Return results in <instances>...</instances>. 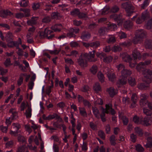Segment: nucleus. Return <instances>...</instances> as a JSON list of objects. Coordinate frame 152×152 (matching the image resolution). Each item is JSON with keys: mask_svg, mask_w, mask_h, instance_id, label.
<instances>
[{"mask_svg": "<svg viewBox=\"0 0 152 152\" xmlns=\"http://www.w3.org/2000/svg\"><path fill=\"white\" fill-rule=\"evenodd\" d=\"M51 83H52V85L48 87V88L47 89L46 91V93L48 95H49L50 94L51 92V89L53 88V82L52 80H51Z\"/></svg>", "mask_w": 152, "mask_h": 152, "instance_id": "obj_47", "label": "nucleus"}, {"mask_svg": "<svg viewBox=\"0 0 152 152\" xmlns=\"http://www.w3.org/2000/svg\"><path fill=\"white\" fill-rule=\"evenodd\" d=\"M118 35L121 39L125 38L127 37V34L125 32L122 31L119 32Z\"/></svg>", "mask_w": 152, "mask_h": 152, "instance_id": "obj_55", "label": "nucleus"}, {"mask_svg": "<svg viewBox=\"0 0 152 152\" xmlns=\"http://www.w3.org/2000/svg\"><path fill=\"white\" fill-rule=\"evenodd\" d=\"M98 77L99 81L103 83L104 81V77L103 74L101 72H99L98 74Z\"/></svg>", "mask_w": 152, "mask_h": 152, "instance_id": "obj_45", "label": "nucleus"}, {"mask_svg": "<svg viewBox=\"0 0 152 152\" xmlns=\"http://www.w3.org/2000/svg\"><path fill=\"white\" fill-rule=\"evenodd\" d=\"M135 132L139 136H142L143 133L142 129L139 127H136L134 128Z\"/></svg>", "mask_w": 152, "mask_h": 152, "instance_id": "obj_32", "label": "nucleus"}, {"mask_svg": "<svg viewBox=\"0 0 152 152\" xmlns=\"http://www.w3.org/2000/svg\"><path fill=\"white\" fill-rule=\"evenodd\" d=\"M107 75L110 81L112 82L114 80L115 78V75L114 73L108 72H107Z\"/></svg>", "mask_w": 152, "mask_h": 152, "instance_id": "obj_25", "label": "nucleus"}, {"mask_svg": "<svg viewBox=\"0 0 152 152\" xmlns=\"http://www.w3.org/2000/svg\"><path fill=\"white\" fill-rule=\"evenodd\" d=\"M106 30V28L103 27L101 28L99 31V32L100 35H104L105 33Z\"/></svg>", "mask_w": 152, "mask_h": 152, "instance_id": "obj_60", "label": "nucleus"}, {"mask_svg": "<svg viewBox=\"0 0 152 152\" xmlns=\"http://www.w3.org/2000/svg\"><path fill=\"white\" fill-rule=\"evenodd\" d=\"M79 29L76 28H70L69 30V32L67 34L68 36L70 37H74L75 38L76 37L75 34L79 32Z\"/></svg>", "mask_w": 152, "mask_h": 152, "instance_id": "obj_7", "label": "nucleus"}, {"mask_svg": "<svg viewBox=\"0 0 152 152\" xmlns=\"http://www.w3.org/2000/svg\"><path fill=\"white\" fill-rule=\"evenodd\" d=\"M144 80H147V78H146V77H144V78L143 79V81L145 82L146 84H145L144 83H140L138 85V88L142 90H145L146 89L148 88L149 87V86L148 85L150 83H148L147 82H146L145 81H144Z\"/></svg>", "mask_w": 152, "mask_h": 152, "instance_id": "obj_8", "label": "nucleus"}, {"mask_svg": "<svg viewBox=\"0 0 152 152\" xmlns=\"http://www.w3.org/2000/svg\"><path fill=\"white\" fill-rule=\"evenodd\" d=\"M152 28V19L149 20L147 23L146 28L148 29H151Z\"/></svg>", "mask_w": 152, "mask_h": 152, "instance_id": "obj_49", "label": "nucleus"}, {"mask_svg": "<svg viewBox=\"0 0 152 152\" xmlns=\"http://www.w3.org/2000/svg\"><path fill=\"white\" fill-rule=\"evenodd\" d=\"M135 34L143 39L146 35V32L142 29H139L136 31Z\"/></svg>", "mask_w": 152, "mask_h": 152, "instance_id": "obj_10", "label": "nucleus"}, {"mask_svg": "<svg viewBox=\"0 0 152 152\" xmlns=\"http://www.w3.org/2000/svg\"><path fill=\"white\" fill-rule=\"evenodd\" d=\"M40 3H34L32 5L33 10H36L39 9L40 7Z\"/></svg>", "mask_w": 152, "mask_h": 152, "instance_id": "obj_34", "label": "nucleus"}, {"mask_svg": "<svg viewBox=\"0 0 152 152\" xmlns=\"http://www.w3.org/2000/svg\"><path fill=\"white\" fill-rule=\"evenodd\" d=\"M136 69L140 72H142L145 77L147 78V80H144L148 83H151V76L152 71L145 69V65L142 62H140L136 66Z\"/></svg>", "mask_w": 152, "mask_h": 152, "instance_id": "obj_2", "label": "nucleus"}, {"mask_svg": "<svg viewBox=\"0 0 152 152\" xmlns=\"http://www.w3.org/2000/svg\"><path fill=\"white\" fill-rule=\"evenodd\" d=\"M115 136L114 135H112L110 138V140L111 144L112 145L114 146L116 144L115 140Z\"/></svg>", "mask_w": 152, "mask_h": 152, "instance_id": "obj_42", "label": "nucleus"}, {"mask_svg": "<svg viewBox=\"0 0 152 152\" xmlns=\"http://www.w3.org/2000/svg\"><path fill=\"white\" fill-rule=\"evenodd\" d=\"M110 17L118 23V25H120L123 22L124 19L122 18L121 13L119 14H113L110 15Z\"/></svg>", "mask_w": 152, "mask_h": 152, "instance_id": "obj_6", "label": "nucleus"}, {"mask_svg": "<svg viewBox=\"0 0 152 152\" xmlns=\"http://www.w3.org/2000/svg\"><path fill=\"white\" fill-rule=\"evenodd\" d=\"M112 59V57L110 56H108L107 57L106 56L104 58L103 61L105 63H108L111 61Z\"/></svg>", "mask_w": 152, "mask_h": 152, "instance_id": "obj_50", "label": "nucleus"}, {"mask_svg": "<svg viewBox=\"0 0 152 152\" xmlns=\"http://www.w3.org/2000/svg\"><path fill=\"white\" fill-rule=\"evenodd\" d=\"M4 64L6 67H8L9 66L12 65V64H11L10 59V58H6Z\"/></svg>", "mask_w": 152, "mask_h": 152, "instance_id": "obj_52", "label": "nucleus"}, {"mask_svg": "<svg viewBox=\"0 0 152 152\" xmlns=\"http://www.w3.org/2000/svg\"><path fill=\"white\" fill-rule=\"evenodd\" d=\"M132 24L131 21L130 20H127L124 23L123 26L125 29H129L132 27Z\"/></svg>", "mask_w": 152, "mask_h": 152, "instance_id": "obj_24", "label": "nucleus"}, {"mask_svg": "<svg viewBox=\"0 0 152 152\" xmlns=\"http://www.w3.org/2000/svg\"><path fill=\"white\" fill-rule=\"evenodd\" d=\"M94 90L96 92H98L101 90V87L99 83H95L93 87Z\"/></svg>", "mask_w": 152, "mask_h": 152, "instance_id": "obj_28", "label": "nucleus"}, {"mask_svg": "<svg viewBox=\"0 0 152 152\" xmlns=\"http://www.w3.org/2000/svg\"><path fill=\"white\" fill-rule=\"evenodd\" d=\"M60 14L58 12H53L51 14V17L53 18H56L60 16Z\"/></svg>", "mask_w": 152, "mask_h": 152, "instance_id": "obj_57", "label": "nucleus"}, {"mask_svg": "<svg viewBox=\"0 0 152 152\" xmlns=\"http://www.w3.org/2000/svg\"><path fill=\"white\" fill-rule=\"evenodd\" d=\"M62 27V25L61 24H56L54 26L51 27V28L54 30V31H61L60 28L59 27Z\"/></svg>", "mask_w": 152, "mask_h": 152, "instance_id": "obj_27", "label": "nucleus"}, {"mask_svg": "<svg viewBox=\"0 0 152 152\" xmlns=\"http://www.w3.org/2000/svg\"><path fill=\"white\" fill-rule=\"evenodd\" d=\"M39 37L40 39L47 37L48 39H51L54 37V34L53 31L46 28L44 31L39 32Z\"/></svg>", "mask_w": 152, "mask_h": 152, "instance_id": "obj_3", "label": "nucleus"}, {"mask_svg": "<svg viewBox=\"0 0 152 152\" xmlns=\"http://www.w3.org/2000/svg\"><path fill=\"white\" fill-rule=\"evenodd\" d=\"M136 149L138 152H142L144 151L143 148L140 144H138L136 146Z\"/></svg>", "mask_w": 152, "mask_h": 152, "instance_id": "obj_54", "label": "nucleus"}, {"mask_svg": "<svg viewBox=\"0 0 152 152\" xmlns=\"http://www.w3.org/2000/svg\"><path fill=\"white\" fill-rule=\"evenodd\" d=\"M78 18L80 19H86L88 18L87 13H84L81 12H80V13L78 16Z\"/></svg>", "mask_w": 152, "mask_h": 152, "instance_id": "obj_40", "label": "nucleus"}, {"mask_svg": "<svg viewBox=\"0 0 152 152\" xmlns=\"http://www.w3.org/2000/svg\"><path fill=\"white\" fill-rule=\"evenodd\" d=\"M91 72L93 75H95L97 71V67L96 65H93L90 69Z\"/></svg>", "mask_w": 152, "mask_h": 152, "instance_id": "obj_35", "label": "nucleus"}, {"mask_svg": "<svg viewBox=\"0 0 152 152\" xmlns=\"http://www.w3.org/2000/svg\"><path fill=\"white\" fill-rule=\"evenodd\" d=\"M131 43L129 41H126L125 42L120 43V45L123 46H129L131 45Z\"/></svg>", "mask_w": 152, "mask_h": 152, "instance_id": "obj_58", "label": "nucleus"}, {"mask_svg": "<svg viewBox=\"0 0 152 152\" xmlns=\"http://www.w3.org/2000/svg\"><path fill=\"white\" fill-rule=\"evenodd\" d=\"M29 2L28 0H21L20 3L21 7H26L28 5Z\"/></svg>", "mask_w": 152, "mask_h": 152, "instance_id": "obj_33", "label": "nucleus"}, {"mask_svg": "<svg viewBox=\"0 0 152 152\" xmlns=\"http://www.w3.org/2000/svg\"><path fill=\"white\" fill-rule=\"evenodd\" d=\"M126 78L124 77L119 79L117 82L118 87H120V85H123L125 84L126 83Z\"/></svg>", "mask_w": 152, "mask_h": 152, "instance_id": "obj_19", "label": "nucleus"}, {"mask_svg": "<svg viewBox=\"0 0 152 152\" xmlns=\"http://www.w3.org/2000/svg\"><path fill=\"white\" fill-rule=\"evenodd\" d=\"M12 125L13 126V128L14 131L17 132L18 133L20 132V131L18 130L20 128L21 126L18 123H13L12 124Z\"/></svg>", "mask_w": 152, "mask_h": 152, "instance_id": "obj_26", "label": "nucleus"}, {"mask_svg": "<svg viewBox=\"0 0 152 152\" xmlns=\"http://www.w3.org/2000/svg\"><path fill=\"white\" fill-rule=\"evenodd\" d=\"M116 41L115 38L114 37H111L109 38L107 40V42L108 43H113Z\"/></svg>", "mask_w": 152, "mask_h": 152, "instance_id": "obj_63", "label": "nucleus"}, {"mask_svg": "<svg viewBox=\"0 0 152 152\" xmlns=\"http://www.w3.org/2000/svg\"><path fill=\"white\" fill-rule=\"evenodd\" d=\"M143 111L144 113L148 117H151L152 114L151 110L145 108H143Z\"/></svg>", "mask_w": 152, "mask_h": 152, "instance_id": "obj_38", "label": "nucleus"}, {"mask_svg": "<svg viewBox=\"0 0 152 152\" xmlns=\"http://www.w3.org/2000/svg\"><path fill=\"white\" fill-rule=\"evenodd\" d=\"M128 82L131 86H134L136 84L135 80L134 78L130 77L128 79Z\"/></svg>", "mask_w": 152, "mask_h": 152, "instance_id": "obj_37", "label": "nucleus"}, {"mask_svg": "<svg viewBox=\"0 0 152 152\" xmlns=\"http://www.w3.org/2000/svg\"><path fill=\"white\" fill-rule=\"evenodd\" d=\"M98 135L102 139H105V134L103 131H99L98 132Z\"/></svg>", "mask_w": 152, "mask_h": 152, "instance_id": "obj_56", "label": "nucleus"}, {"mask_svg": "<svg viewBox=\"0 0 152 152\" xmlns=\"http://www.w3.org/2000/svg\"><path fill=\"white\" fill-rule=\"evenodd\" d=\"M144 46L146 48H152V41L148 39H146L145 41Z\"/></svg>", "mask_w": 152, "mask_h": 152, "instance_id": "obj_16", "label": "nucleus"}, {"mask_svg": "<svg viewBox=\"0 0 152 152\" xmlns=\"http://www.w3.org/2000/svg\"><path fill=\"white\" fill-rule=\"evenodd\" d=\"M121 57L123 61L126 62L130 61L132 59L130 56L126 53H124L121 54Z\"/></svg>", "mask_w": 152, "mask_h": 152, "instance_id": "obj_12", "label": "nucleus"}, {"mask_svg": "<svg viewBox=\"0 0 152 152\" xmlns=\"http://www.w3.org/2000/svg\"><path fill=\"white\" fill-rule=\"evenodd\" d=\"M80 13V10L78 9H75L70 12V14L72 16L78 15Z\"/></svg>", "mask_w": 152, "mask_h": 152, "instance_id": "obj_30", "label": "nucleus"}, {"mask_svg": "<svg viewBox=\"0 0 152 152\" xmlns=\"http://www.w3.org/2000/svg\"><path fill=\"white\" fill-rule=\"evenodd\" d=\"M122 50L121 47L118 45H115L111 49V50L113 51L116 52L120 51Z\"/></svg>", "mask_w": 152, "mask_h": 152, "instance_id": "obj_41", "label": "nucleus"}, {"mask_svg": "<svg viewBox=\"0 0 152 152\" xmlns=\"http://www.w3.org/2000/svg\"><path fill=\"white\" fill-rule=\"evenodd\" d=\"M132 56L134 60L132 59L131 60L129 61V66L131 67H134L136 65V60L137 58L140 59L141 58V55L140 52L137 49H135L133 52Z\"/></svg>", "mask_w": 152, "mask_h": 152, "instance_id": "obj_4", "label": "nucleus"}, {"mask_svg": "<svg viewBox=\"0 0 152 152\" xmlns=\"http://www.w3.org/2000/svg\"><path fill=\"white\" fill-rule=\"evenodd\" d=\"M93 113L95 116L97 118H99L100 117L99 114V112L98 110L96 107H92Z\"/></svg>", "mask_w": 152, "mask_h": 152, "instance_id": "obj_29", "label": "nucleus"}, {"mask_svg": "<svg viewBox=\"0 0 152 152\" xmlns=\"http://www.w3.org/2000/svg\"><path fill=\"white\" fill-rule=\"evenodd\" d=\"M122 7L125 9L126 16L129 17L134 12V7L130 2H127L122 4Z\"/></svg>", "mask_w": 152, "mask_h": 152, "instance_id": "obj_5", "label": "nucleus"}, {"mask_svg": "<svg viewBox=\"0 0 152 152\" xmlns=\"http://www.w3.org/2000/svg\"><path fill=\"white\" fill-rule=\"evenodd\" d=\"M8 42L7 46L10 48H12L15 46V45H16L17 43L16 42L13 41V40L10 41V42Z\"/></svg>", "mask_w": 152, "mask_h": 152, "instance_id": "obj_44", "label": "nucleus"}, {"mask_svg": "<svg viewBox=\"0 0 152 152\" xmlns=\"http://www.w3.org/2000/svg\"><path fill=\"white\" fill-rule=\"evenodd\" d=\"M13 36L12 33L9 31L6 35L5 39L6 42H10L13 40Z\"/></svg>", "mask_w": 152, "mask_h": 152, "instance_id": "obj_21", "label": "nucleus"}, {"mask_svg": "<svg viewBox=\"0 0 152 152\" xmlns=\"http://www.w3.org/2000/svg\"><path fill=\"white\" fill-rule=\"evenodd\" d=\"M109 9V7L108 6L105 7L102 9V14L104 15L107 14L108 12Z\"/></svg>", "mask_w": 152, "mask_h": 152, "instance_id": "obj_53", "label": "nucleus"}, {"mask_svg": "<svg viewBox=\"0 0 152 152\" xmlns=\"http://www.w3.org/2000/svg\"><path fill=\"white\" fill-rule=\"evenodd\" d=\"M38 17H33L30 20H27V23L29 25L32 26L35 25L37 23Z\"/></svg>", "mask_w": 152, "mask_h": 152, "instance_id": "obj_15", "label": "nucleus"}, {"mask_svg": "<svg viewBox=\"0 0 152 152\" xmlns=\"http://www.w3.org/2000/svg\"><path fill=\"white\" fill-rule=\"evenodd\" d=\"M18 135V142H22L23 143L26 142V140L23 136L20 134Z\"/></svg>", "mask_w": 152, "mask_h": 152, "instance_id": "obj_46", "label": "nucleus"}, {"mask_svg": "<svg viewBox=\"0 0 152 152\" xmlns=\"http://www.w3.org/2000/svg\"><path fill=\"white\" fill-rule=\"evenodd\" d=\"M12 13L8 10H0V16L3 18H6L7 15H11Z\"/></svg>", "mask_w": 152, "mask_h": 152, "instance_id": "obj_11", "label": "nucleus"}, {"mask_svg": "<svg viewBox=\"0 0 152 152\" xmlns=\"http://www.w3.org/2000/svg\"><path fill=\"white\" fill-rule=\"evenodd\" d=\"M132 73L131 71L127 69H124L121 72L122 76L124 77H126L130 75Z\"/></svg>", "mask_w": 152, "mask_h": 152, "instance_id": "obj_20", "label": "nucleus"}, {"mask_svg": "<svg viewBox=\"0 0 152 152\" xmlns=\"http://www.w3.org/2000/svg\"><path fill=\"white\" fill-rule=\"evenodd\" d=\"M100 42L98 41L90 42V47L96 49L100 46Z\"/></svg>", "mask_w": 152, "mask_h": 152, "instance_id": "obj_22", "label": "nucleus"}, {"mask_svg": "<svg viewBox=\"0 0 152 152\" xmlns=\"http://www.w3.org/2000/svg\"><path fill=\"white\" fill-rule=\"evenodd\" d=\"M119 10V8L117 6L115 5L113 6L110 10L111 12L113 13L118 12Z\"/></svg>", "mask_w": 152, "mask_h": 152, "instance_id": "obj_48", "label": "nucleus"}, {"mask_svg": "<svg viewBox=\"0 0 152 152\" xmlns=\"http://www.w3.org/2000/svg\"><path fill=\"white\" fill-rule=\"evenodd\" d=\"M137 99V97L136 95L135 94H133L131 97V101L132 103L130 107L131 108H133L135 107Z\"/></svg>", "mask_w": 152, "mask_h": 152, "instance_id": "obj_18", "label": "nucleus"}, {"mask_svg": "<svg viewBox=\"0 0 152 152\" xmlns=\"http://www.w3.org/2000/svg\"><path fill=\"white\" fill-rule=\"evenodd\" d=\"M51 19V18L49 16H45L42 19V21L43 23H47L50 22Z\"/></svg>", "mask_w": 152, "mask_h": 152, "instance_id": "obj_43", "label": "nucleus"}, {"mask_svg": "<svg viewBox=\"0 0 152 152\" xmlns=\"http://www.w3.org/2000/svg\"><path fill=\"white\" fill-rule=\"evenodd\" d=\"M143 41V39L142 37H140L135 34V36L134 37L132 42L133 43L136 44L138 43H140Z\"/></svg>", "mask_w": 152, "mask_h": 152, "instance_id": "obj_13", "label": "nucleus"}, {"mask_svg": "<svg viewBox=\"0 0 152 152\" xmlns=\"http://www.w3.org/2000/svg\"><path fill=\"white\" fill-rule=\"evenodd\" d=\"M142 119L141 124L144 126H147L151 124V117H146L144 118H142Z\"/></svg>", "mask_w": 152, "mask_h": 152, "instance_id": "obj_9", "label": "nucleus"}, {"mask_svg": "<svg viewBox=\"0 0 152 152\" xmlns=\"http://www.w3.org/2000/svg\"><path fill=\"white\" fill-rule=\"evenodd\" d=\"M122 102L123 103L126 104L127 103L128 104L130 103V99L127 97H123L122 99Z\"/></svg>", "mask_w": 152, "mask_h": 152, "instance_id": "obj_62", "label": "nucleus"}, {"mask_svg": "<svg viewBox=\"0 0 152 152\" xmlns=\"http://www.w3.org/2000/svg\"><path fill=\"white\" fill-rule=\"evenodd\" d=\"M102 113L101 114H99L100 117H105V113H108V112H107L106 110H105V109L103 108V107H102Z\"/></svg>", "mask_w": 152, "mask_h": 152, "instance_id": "obj_61", "label": "nucleus"}, {"mask_svg": "<svg viewBox=\"0 0 152 152\" xmlns=\"http://www.w3.org/2000/svg\"><path fill=\"white\" fill-rule=\"evenodd\" d=\"M144 21L142 17H138L136 19L135 22L138 24H140Z\"/></svg>", "mask_w": 152, "mask_h": 152, "instance_id": "obj_59", "label": "nucleus"}, {"mask_svg": "<svg viewBox=\"0 0 152 152\" xmlns=\"http://www.w3.org/2000/svg\"><path fill=\"white\" fill-rule=\"evenodd\" d=\"M26 149V147L25 145L18 148L17 151L16 152H22L25 151Z\"/></svg>", "mask_w": 152, "mask_h": 152, "instance_id": "obj_51", "label": "nucleus"}, {"mask_svg": "<svg viewBox=\"0 0 152 152\" xmlns=\"http://www.w3.org/2000/svg\"><path fill=\"white\" fill-rule=\"evenodd\" d=\"M90 37L91 34L89 32L86 31H84L81 34V38L83 39L86 40L89 39Z\"/></svg>", "mask_w": 152, "mask_h": 152, "instance_id": "obj_14", "label": "nucleus"}, {"mask_svg": "<svg viewBox=\"0 0 152 152\" xmlns=\"http://www.w3.org/2000/svg\"><path fill=\"white\" fill-rule=\"evenodd\" d=\"M141 17L144 21L145 20L148 19L150 18L149 13L147 10H146L142 13Z\"/></svg>", "mask_w": 152, "mask_h": 152, "instance_id": "obj_23", "label": "nucleus"}, {"mask_svg": "<svg viewBox=\"0 0 152 152\" xmlns=\"http://www.w3.org/2000/svg\"><path fill=\"white\" fill-rule=\"evenodd\" d=\"M95 52V50H93L92 52H90L89 53L81 54L79 58L77 59L78 64L81 68H84L87 66V60L93 62L96 61L97 59L94 58Z\"/></svg>", "mask_w": 152, "mask_h": 152, "instance_id": "obj_1", "label": "nucleus"}, {"mask_svg": "<svg viewBox=\"0 0 152 152\" xmlns=\"http://www.w3.org/2000/svg\"><path fill=\"white\" fill-rule=\"evenodd\" d=\"M25 115L27 118H29L31 117V109L30 107H28L26 111Z\"/></svg>", "mask_w": 152, "mask_h": 152, "instance_id": "obj_31", "label": "nucleus"}, {"mask_svg": "<svg viewBox=\"0 0 152 152\" xmlns=\"http://www.w3.org/2000/svg\"><path fill=\"white\" fill-rule=\"evenodd\" d=\"M142 119V118H139L136 115L134 116L133 118V121L136 124H141V121L142 119Z\"/></svg>", "mask_w": 152, "mask_h": 152, "instance_id": "obj_39", "label": "nucleus"}, {"mask_svg": "<svg viewBox=\"0 0 152 152\" xmlns=\"http://www.w3.org/2000/svg\"><path fill=\"white\" fill-rule=\"evenodd\" d=\"M122 121L124 125H126L128 122V119L126 116H123L122 117Z\"/></svg>", "mask_w": 152, "mask_h": 152, "instance_id": "obj_64", "label": "nucleus"}, {"mask_svg": "<svg viewBox=\"0 0 152 152\" xmlns=\"http://www.w3.org/2000/svg\"><path fill=\"white\" fill-rule=\"evenodd\" d=\"M107 91L108 92L111 97H113L117 93V91L112 87H110L107 89Z\"/></svg>", "mask_w": 152, "mask_h": 152, "instance_id": "obj_17", "label": "nucleus"}, {"mask_svg": "<svg viewBox=\"0 0 152 152\" xmlns=\"http://www.w3.org/2000/svg\"><path fill=\"white\" fill-rule=\"evenodd\" d=\"M80 113L81 115L84 117L87 116V114L86 110L84 108L79 107V108Z\"/></svg>", "mask_w": 152, "mask_h": 152, "instance_id": "obj_36", "label": "nucleus"}]
</instances>
